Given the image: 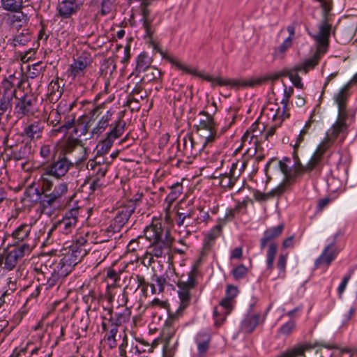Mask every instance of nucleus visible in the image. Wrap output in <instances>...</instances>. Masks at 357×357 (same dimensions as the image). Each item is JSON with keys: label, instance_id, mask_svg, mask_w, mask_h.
<instances>
[{"label": "nucleus", "instance_id": "obj_1", "mask_svg": "<svg viewBox=\"0 0 357 357\" xmlns=\"http://www.w3.org/2000/svg\"><path fill=\"white\" fill-rule=\"evenodd\" d=\"M160 54L163 59H165L171 64L174 66L177 70H182L188 74H190L197 77H199L207 82H209L211 86L215 87L216 86H227L231 89H238L242 87H253L255 86H259L266 82L268 80H276L280 76L284 75L283 72L278 74H274L271 75H266L261 77L251 79H225L222 77H213L209 75L205 74L204 72L199 71L195 68H190L186 66L183 63H181L174 57L167 54L162 51H160Z\"/></svg>", "mask_w": 357, "mask_h": 357}, {"label": "nucleus", "instance_id": "obj_2", "mask_svg": "<svg viewBox=\"0 0 357 357\" xmlns=\"http://www.w3.org/2000/svg\"><path fill=\"white\" fill-rule=\"evenodd\" d=\"M47 178H40L39 183L41 187V193L43 196L40 201L42 211L51 214L54 210L63 208L71 201L73 196L67 197L68 193V183L50 179L51 184L46 183Z\"/></svg>", "mask_w": 357, "mask_h": 357}, {"label": "nucleus", "instance_id": "obj_3", "mask_svg": "<svg viewBox=\"0 0 357 357\" xmlns=\"http://www.w3.org/2000/svg\"><path fill=\"white\" fill-rule=\"evenodd\" d=\"M144 236L151 243L148 253L157 258L169 255L173 238L168 230H165L159 222L151 224L144 229Z\"/></svg>", "mask_w": 357, "mask_h": 357}, {"label": "nucleus", "instance_id": "obj_4", "mask_svg": "<svg viewBox=\"0 0 357 357\" xmlns=\"http://www.w3.org/2000/svg\"><path fill=\"white\" fill-rule=\"evenodd\" d=\"M331 29V25L328 22H322L319 26V32L312 35L317 43V50L311 58L306 59L302 64L296 66L300 70L307 73L318 64L327 50Z\"/></svg>", "mask_w": 357, "mask_h": 357}, {"label": "nucleus", "instance_id": "obj_5", "mask_svg": "<svg viewBox=\"0 0 357 357\" xmlns=\"http://www.w3.org/2000/svg\"><path fill=\"white\" fill-rule=\"evenodd\" d=\"M195 130L203 140V146L215 142L218 138V134L213 116L202 110L195 117Z\"/></svg>", "mask_w": 357, "mask_h": 357}, {"label": "nucleus", "instance_id": "obj_6", "mask_svg": "<svg viewBox=\"0 0 357 357\" xmlns=\"http://www.w3.org/2000/svg\"><path fill=\"white\" fill-rule=\"evenodd\" d=\"M34 247L35 244L33 242H27L12 249H3L0 252V267L7 271L13 270L19 259L29 255Z\"/></svg>", "mask_w": 357, "mask_h": 357}, {"label": "nucleus", "instance_id": "obj_7", "mask_svg": "<svg viewBox=\"0 0 357 357\" xmlns=\"http://www.w3.org/2000/svg\"><path fill=\"white\" fill-rule=\"evenodd\" d=\"M283 230V225H280L277 227L266 229L260 240V248L264 250L268 244L266 253V269L269 273L273 269L274 261L278 252V244L273 240L278 237Z\"/></svg>", "mask_w": 357, "mask_h": 357}, {"label": "nucleus", "instance_id": "obj_8", "mask_svg": "<svg viewBox=\"0 0 357 357\" xmlns=\"http://www.w3.org/2000/svg\"><path fill=\"white\" fill-rule=\"evenodd\" d=\"M330 147V144L326 143L320 144L317 148L315 152L311 157L308 162L303 165L297 156L294 157V164L292 167L290 166L291 172L293 176H290V178H298L301 176L305 173H310L316 169L321 162L322 156L324 152Z\"/></svg>", "mask_w": 357, "mask_h": 357}, {"label": "nucleus", "instance_id": "obj_9", "mask_svg": "<svg viewBox=\"0 0 357 357\" xmlns=\"http://www.w3.org/2000/svg\"><path fill=\"white\" fill-rule=\"evenodd\" d=\"M73 167L74 162L66 156H59L56 160L44 168L40 178H47L46 183L50 185V179L61 180Z\"/></svg>", "mask_w": 357, "mask_h": 357}, {"label": "nucleus", "instance_id": "obj_10", "mask_svg": "<svg viewBox=\"0 0 357 357\" xmlns=\"http://www.w3.org/2000/svg\"><path fill=\"white\" fill-rule=\"evenodd\" d=\"M85 255L86 250L84 249L76 251H68L54 266L53 271L64 279L72 271L73 268L77 264Z\"/></svg>", "mask_w": 357, "mask_h": 357}, {"label": "nucleus", "instance_id": "obj_11", "mask_svg": "<svg viewBox=\"0 0 357 357\" xmlns=\"http://www.w3.org/2000/svg\"><path fill=\"white\" fill-rule=\"evenodd\" d=\"M79 210L80 208L76 206L66 211L62 219L56 222L51 230L57 229L65 235L72 234L78 222Z\"/></svg>", "mask_w": 357, "mask_h": 357}, {"label": "nucleus", "instance_id": "obj_12", "mask_svg": "<svg viewBox=\"0 0 357 357\" xmlns=\"http://www.w3.org/2000/svg\"><path fill=\"white\" fill-rule=\"evenodd\" d=\"M135 210V206L132 202H129L125 206L119 208L115 217L105 230V232L112 234L119 232L121 228L127 223Z\"/></svg>", "mask_w": 357, "mask_h": 357}, {"label": "nucleus", "instance_id": "obj_13", "mask_svg": "<svg viewBox=\"0 0 357 357\" xmlns=\"http://www.w3.org/2000/svg\"><path fill=\"white\" fill-rule=\"evenodd\" d=\"M290 163L291 160L287 157H284L282 160H280L278 162L280 170L283 174L284 178L280 184H279L277 187L272 189L269 192L271 198L275 196H279L282 195L285 192L288 187H289L291 184H293L295 182L296 178H289L290 176H293V173L291 172L290 169Z\"/></svg>", "mask_w": 357, "mask_h": 357}, {"label": "nucleus", "instance_id": "obj_14", "mask_svg": "<svg viewBox=\"0 0 357 357\" xmlns=\"http://www.w3.org/2000/svg\"><path fill=\"white\" fill-rule=\"evenodd\" d=\"M195 275L196 269L193 268V270L189 273L187 281H179L178 282V294L181 301V305L177 312H182L190 304L191 299L190 290L195 285Z\"/></svg>", "mask_w": 357, "mask_h": 357}, {"label": "nucleus", "instance_id": "obj_15", "mask_svg": "<svg viewBox=\"0 0 357 357\" xmlns=\"http://www.w3.org/2000/svg\"><path fill=\"white\" fill-rule=\"evenodd\" d=\"M339 235V233L335 234L333 236L332 241L324 247L321 255L314 261V268L318 269L321 267L328 268L335 259L339 252L336 246V240Z\"/></svg>", "mask_w": 357, "mask_h": 357}, {"label": "nucleus", "instance_id": "obj_16", "mask_svg": "<svg viewBox=\"0 0 357 357\" xmlns=\"http://www.w3.org/2000/svg\"><path fill=\"white\" fill-rule=\"evenodd\" d=\"M91 62L90 54L87 52H82L77 58L74 59L73 62L70 65L67 71L68 76L72 77L73 79L84 76L86 68Z\"/></svg>", "mask_w": 357, "mask_h": 357}, {"label": "nucleus", "instance_id": "obj_17", "mask_svg": "<svg viewBox=\"0 0 357 357\" xmlns=\"http://www.w3.org/2000/svg\"><path fill=\"white\" fill-rule=\"evenodd\" d=\"M33 99L28 94H24L21 98H16L13 114L18 119L29 116L33 114Z\"/></svg>", "mask_w": 357, "mask_h": 357}, {"label": "nucleus", "instance_id": "obj_18", "mask_svg": "<svg viewBox=\"0 0 357 357\" xmlns=\"http://www.w3.org/2000/svg\"><path fill=\"white\" fill-rule=\"evenodd\" d=\"M197 353L192 357H206L211 347V335L209 331L202 330L195 337Z\"/></svg>", "mask_w": 357, "mask_h": 357}, {"label": "nucleus", "instance_id": "obj_19", "mask_svg": "<svg viewBox=\"0 0 357 357\" xmlns=\"http://www.w3.org/2000/svg\"><path fill=\"white\" fill-rule=\"evenodd\" d=\"M233 301L229 298H225L220 302L218 307L213 310V317L215 319V325L220 327L225 321L227 316L230 314L232 310Z\"/></svg>", "mask_w": 357, "mask_h": 357}, {"label": "nucleus", "instance_id": "obj_20", "mask_svg": "<svg viewBox=\"0 0 357 357\" xmlns=\"http://www.w3.org/2000/svg\"><path fill=\"white\" fill-rule=\"evenodd\" d=\"M82 4L83 0H63L57 7L59 15L64 19L69 18L77 13Z\"/></svg>", "mask_w": 357, "mask_h": 357}, {"label": "nucleus", "instance_id": "obj_21", "mask_svg": "<svg viewBox=\"0 0 357 357\" xmlns=\"http://www.w3.org/2000/svg\"><path fill=\"white\" fill-rule=\"evenodd\" d=\"M101 326L102 331L105 333L104 340L107 342L110 349L115 348L117 345L116 336L119 326L106 318L104 319Z\"/></svg>", "mask_w": 357, "mask_h": 357}, {"label": "nucleus", "instance_id": "obj_22", "mask_svg": "<svg viewBox=\"0 0 357 357\" xmlns=\"http://www.w3.org/2000/svg\"><path fill=\"white\" fill-rule=\"evenodd\" d=\"M346 119L347 118H342L340 114H338L336 122L328 131L326 138L322 143H326L331 146L339 135H344L347 128V126L345 123Z\"/></svg>", "mask_w": 357, "mask_h": 357}, {"label": "nucleus", "instance_id": "obj_23", "mask_svg": "<svg viewBox=\"0 0 357 357\" xmlns=\"http://www.w3.org/2000/svg\"><path fill=\"white\" fill-rule=\"evenodd\" d=\"M264 129V126L262 129L259 128V123L257 122L252 123L250 129L248 130L241 137L243 146H245L246 142L250 144L252 142H253L255 146V153H256L258 149V137L261 135L262 130Z\"/></svg>", "mask_w": 357, "mask_h": 357}, {"label": "nucleus", "instance_id": "obj_24", "mask_svg": "<svg viewBox=\"0 0 357 357\" xmlns=\"http://www.w3.org/2000/svg\"><path fill=\"white\" fill-rule=\"evenodd\" d=\"M195 142L191 136H185L183 138V146L184 155L188 157H195L206 146Z\"/></svg>", "mask_w": 357, "mask_h": 357}, {"label": "nucleus", "instance_id": "obj_25", "mask_svg": "<svg viewBox=\"0 0 357 357\" xmlns=\"http://www.w3.org/2000/svg\"><path fill=\"white\" fill-rule=\"evenodd\" d=\"M32 154V147L29 143H22L14 147L10 154V158L15 161L27 160Z\"/></svg>", "mask_w": 357, "mask_h": 357}, {"label": "nucleus", "instance_id": "obj_26", "mask_svg": "<svg viewBox=\"0 0 357 357\" xmlns=\"http://www.w3.org/2000/svg\"><path fill=\"white\" fill-rule=\"evenodd\" d=\"M32 226L33 225L31 222L21 224L13 231V238L17 241L33 242L36 245L34 239L30 237Z\"/></svg>", "mask_w": 357, "mask_h": 357}, {"label": "nucleus", "instance_id": "obj_27", "mask_svg": "<svg viewBox=\"0 0 357 357\" xmlns=\"http://www.w3.org/2000/svg\"><path fill=\"white\" fill-rule=\"evenodd\" d=\"M45 123L40 121H34L23 129V135L32 141H36L42 137Z\"/></svg>", "mask_w": 357, "mask_h": 357}, {"label": "nucleus", "instance_id": "obj_28", "mask_svg": "<svg viewBox=\"0 0 357 357\" xmlns=\"http://www.w3.org/2000/svg\"><path fill=\"white\" fill-rule=\"evenodd\" d=\"M237 165L232 163L229 172L220 174L219 176V184L225 188H231L240 176V173H236Z\"/></svg>", "mask_w": 357, "mask_h": 357}, {"label": "nucleus", "instance_id": "obj_29", "mask_svg": "<svg viewBox=\"0 0 357 357\" xmlns=\"http://www.w3.org/2000/svg\"><path fill=\"white\" fill-rule=\"evenodd\" d=\"M313 348L314 346L310 343L297 344L277 357H305V352Z\"/></svg>", "mask_w": 357, "mask_h": 357}, {"label": "nucleus", "instance_id": "obj_30", "mask_svg": "<svg viewBox=\"0 0 357 357\" xmlns=\"http://www.w3.org/2000/svg\"><path fill=\"white\" fill-rule=\"evenodd\" d=\"M142 10V21L143 22V27L145 29L146 36L149 38L152 37V23L155 19V15L152 13V11L148 8V3L143 2L141 4Z\"/></svg>", "mask_w": 357, "mask_h": 357}, {"label": "nucleus", "instance_id": "obj_31", "mask_svg": "<svg viewBox=\"0 0 357 357\" xmlns=\"http://www.w3.org/2000/svg\"><path fill=\"white\" fill-rule=\"evenodd\" d=\"M178 328L177 317L175 315H170L166 320L162 330V336L167 342H170Z\"/></svg>", "mask_w": 357, "mask_h": 357}, {"label": "nucleus", "instance_id": "obj_32", "mask_svg": "<svg viewBox=\"0 0 357 357\" xmlns=\"http://www.w3.org/2000/svg\"><path fill=\"white\" fill-rule=\"evenodd\" d=\"M348 85L342 87L335 96L334 99L338 107V114L342 118H347V101L349 98Z\"/></svg>", "mask_w": 357, "mask_h": 357}, {"label": "nucleus", "instance_id": "obj_33", "mask_svg": "<svg viewBox=\"0 0 357 357\" xmlns=\"http://www.w3.org/2000/svg\"><path fill=\"white\" fill-rule=\"evenodd\" d=\"M284 86V92L283 97L281 100V104L282 105V108H278L276 112V115L281 117L282 119H287L289 116V100L291 95L294 93V89L292 86H287L285 84Z\"/></svg>", "mask_w": 357, "mask_h": 357}, {"label": "nucleus", "instance_id": "obj_34", "mask_svg": "<svg viewBox=\"0 0 357 357\" xmlns=\"http://www.w3.org/2000/svg\"><path fill=\"white\" fill-rule=\"evenodd\" d=\"M259 314L255 313L248 314L241 324V331L245 333H252L258 326Z\"/></svg>", "mask_w": 357, "mask_h": 357}, {"label": "nucleus", "instance_id": "obj_35", "mask_svg": "<svg viewBox=\"0 0 357 357\" xmlns=\"http://www.w3.org/2000/svg\"><path fill=\"white\" fill-rule=\"evenodd\" d=\"M109 314L110 317L108 319L121 326L122 324L130 321L131 310L128 307H124L120 312H116L114 314H112V310H109Z\"/></svg>", "mask_w": 357, "mask_h": 357}, {"label": "nucleus", "instance_id": "obj_36", "mask_svg": "<svg viewBox=\"0 0 357 357\" xmlns=\"http://www.w3.org/2000/svg\"><path fill=\"white\" fill-rule=\"evenodd\" d=\"M13 76H9L8 78L4 79L0 88L1 97L13 99L16 96L17 90L15 87L11 79H13Z\"/></svg>", "mask_w": 357, "mask_h": 357}, {"label": "nucleus", "instance_id": "obj_37", "mask_svg": "<svg viewBox=\"0 0 357 357\" xmlns=\"http://www.w3.org/2000/svg\"><path fill=\"white\" fill-rule=\"evenodd\" d=\"M112 114L113 113L111 111H107V112L100 118L97 124L91 130V137H93L94 136L98 137L105 130L112 119Z\"/></svg>", "mask_w": 357, "mask_h": 357}, {"label": "nucleus", "instance_id": "obj_38", "mask_svg": "<svg viewBox=\"0 0 357 357\" xmlns=\"http://www.w3.org/2000/svg\"><path fill=\"white\" fill-rule=\"evenodd\" d=\"M31 40V36L28 29H23L21 33H19L13 36L12 40H10V45L13 47H20L27 45Z\"/></svg>", "mask_w": 357, "mask_h": 357}, {"label": "nucleus", "instance_id": "obj_39", "mask_svg": "<svg viewBox=\"0 0 357 357\" xmlns=\"http://www.w3.org/2000/svg\"><path fill=\"white\" fill-rule=\"evenodd\" d=\"M111 126L114 127L107 133V137L114 142L116 139L120 137L123 135L125 130L126 123L119 119L115 121Z\"/></svg>", "mask_w": 357, "mask_h": 357}, {"label": "nucleus", "instance_id": "obj_40", "mask_svg": "<svg viewBox=\"0 0 357 357\" xmlns=\"http://www.w3.org/2000/svg\"><path fill=\"white\" fill-rule=\"evenodd\" d=\"M225 225V222H220L211 228L204 238V245L209 247L213 241L221 235L222 228Z\"/></svg>", "mask_w": 357, "mask_h": 357}, {"label": "nucleus", "instance_id": "obj_41", "mask_svg": "<svg viewBox=\"0 0 357 357\" xmlns=\"http://www.w3.org/2000/svg\"><path fill=\"white\" fill-rule=\"evenodd\" d=\"M301 70L296 67L283 71L284 76H287L289 78L294 86L298 89H303V84L301 80V77L298 75V73Z\"/></svg>", "mask_w": 357, "mask_h": 357}, {"label": "nucleus", "instance_id": "obj_42", "mask_svg": "<svg viewBox=\"0 0 357 357\" xmlns=\"http://www.w3.org/2000/svg\"><path fill=\"white\" fill-rule=\"evenodd\" d=\"M15 13L12 15L11 22L13 24L17 22L19 26H27L30 18L32 15L31 13L27 11L18 10L15 12Z\"/></svg>", "mask_w": 357, "mask_h": 357}, {"label": "nucleus", "instance_id": "obj_43", "mask_svg": "<svg viewBox=\"0 0 357 357\" xmlns=\"http://www.w3.org/2000/svg\"><path fill=\"white\" fill-rule=\"evenodd\" d=\"M151 59L145 52L141 53L137 58L136 70L139 73L145 72L149 69Z\"/></svg>", "mask_w": 357, "mask_h": 357}, {"label": "nucleus", "instance_id": "obj_44", "mask_svg": "<svg viewBox=\"0 0 357 357\" xmlns=\"http://www.w3.org/2000/svg\"><path fill=\"white\" fill-rule=\"evenodd\" d=\"M3 10L10 12H17L23 8V0H1Z\"/></svg>", "mask_w": 357, "mask_h": 357}, {"label": "nucleus", "instance_id": "obj_45", "mask_svg": "<svg viewBox=\"0 0 357 357\" xmlns=\"http://www.w3.org/2000/svg\"><path fill=\"white\" fill-rule=\"evenodd\" d=\"M109 165L110 162L107 161V159L103 157V155L96 154L93 159L89 160L87 168L90 170H96L98 167H102L103 165H106L107 167H109Z\"/></svg>", "mask_w": 357, "mask_h": 357}, {"label": "nucleus", "instance_id": "obj_46", "mask_svg": "<svg viewBox=\"0 0 357 357\" xmlns=\"http://www.w3.org/2000/svg\"><path fill=\"white\" fill-rule=\"evenodd\" d=\"M183 186L182 184L177 182L171 187V191L166 197L165 202L171 205L182 193Z\"/></svg>", "mask_w": 357, "mask_h": 357}, {"label": "nucleus", "instance_id": "obj_47", "mask_svg": "<svg viewBox=\"0 0 357 357\" xmlns=\"http://www.w3.org/2000/svg\"><path fill=\"white\" fill-rule=\"evenodd\" d=\"M92 4L98 8H100L102 15H105L111 10L112 0H93Z\"/></svg>", "mask_w": 357, "mask_h": 357}, {"label": "nucleus", "instance_id": "obj_48", "mask_svg": "<svg viewBox=\"0 0 357 357\" xmlns=\"http://www.w3.org/2000/svg\"><path fill=\"white\" fill-rule=\"evenodd\" d=\"M63 280V279L61 277L52 270L50 276L47 278L46 283L43 284V285L45 286L46 289H50L55 286L59 287L61 284Z\"/></svg>", "mask_w": 357, "mask_h": 357}, {"label": "nucleus", "instance_id": "obj_49", "mask_svg": "<svg viewBox=\"0 0 357 357\" xmlns=\"http://www.w3.org/2000/svg\"><path fill=\"white\" fill-rule=\"evenodd\" d=\"M245 204L244 203H238L234 208L228 209L224 216L223 218H219L218 222H225V223L231 220L235 215L239 212L241 208L243 206H245Z\"/></svg>", "mask_w": 357, "mask_h": 357}, {"label": "nucleus", "instance_id": "obj_50", "mask_svg": "<svg viewBox=\"0 0 357 357\" xmlns=\"http://www.w3.org/2000/svg\"><path fill=\"white\" fill-rule=\"evenodd\" d=\"M113 143L114 142L106 137V138L98 145L97 155H105L107 153L112 146Z\"/></svg>", "mask_w": 357, "mask_h": 357}, {"label": "nucleus", "instance_id": "obj_51", "mask_svg": "<svg viewBox=\"0 0 357 357\" xmlns=\"http://www.w3.org/2000/svg\"><path fill=\"white\" fill-rule=\"evenodd\" d=\"M248 273V268L245 267L243 264H240L235 267L231 271V274L234 279L241 280L244 278Z\"/></svg>", "mask_w": 357, "mask_h": 357}, {"label": "nucleus", "instance_id": "obj_52", "mask_svg": "<svg viewBox=\"0 0 357 357\" xmlns=\"http://www.w3.org/2000/svg\"><path fill=\"white\" fill-rule=\"evenodd\" d=\"M311 126V121H308L305 123L304 127L300 131L299 135L296 137L295 144L294 145V151L301 145L304 141L305 136L308 133L309 128Z\"/></svg>", "mask_w": 357, "mask_h": 357}, {"label": "nucleus", "instance_id": "obj_53", "mask_svg": "<svg viewBox=\"0 0 357 357\" xmlns=\"http://www.w3.org/2000/svg\"><path fill=\"white\" fill-rule=\"evenodd\" d=\"M236 113L234 111H227L225 117V125L222 128V132L227 130L234 123Z\"/></svg>", "mask_w": 357, "mask_h": 357}, {"label": "nucleus", "instance_id": "obj_54", "mask_svg": "<svg viewBox=\"0 0 357 357\" xmlns=\"http://www.w3.org/2000/svg\"><path fill=\"white\" fill-rule=\"evenodd\" d=\"M287 256L286 255H280L279 256L277 268L279 270L278 278H284L285 276L286 264H287Z\"/></svg>", "mask_w": 357, "mask_h": 357}, {"label": "nucleus", "instance_id": "obj_55", "mask_svg": "<svg viewBox=\"0 0 357 357\" xmlns=\"http://www.w3.org/2000/svg\"><path fill=\"white\" fill-rule=\"evenodd\" d=\"M13 105V99L1 97L0 98V119L8 111H10Z\"/></svg>", "mask_w": 357, "mask_h": 357}, {"label": "nucleus", "instance_id": "obj_56", "mask_svg": "<svg viewBox=\"0 0 357 357\" xmlns=\"http://www.w3.org/2000/svg\"><path fill=\"white\" fill-rule=\"evenodd\" d=\"M40 155L45 160H49L54 156V148L51 145L44 144L40 148Z\"/></svg>", "mask_w": 357, "mask_h": 357}, {"label": "nucleus", "instance_id": "obj_57", "mask_svg": "<svg viewBox=\"0 0 357 357\" xmlns=\"http://www.w3.org/2000/svg\"><path fill=\"white\" fill-rule=\"evenodd\" d=\"M45 70V67L42 66L41 63H36L32 65L31 67H29L28 70L29 77L31 79H33L43 73V71Z\"/></svg>", "mask_w": 357, "mask_h": 357}, {"label": "nucleus", "instance_id": "obj_58", "mask_svg": "<svg viewBox=\"0 0 357 357\" xmlns=\"http://www.w3.org/2000/svg\"><path fill=\"white\" fill-rule=\"evenodd\" d=\"M79 144L77 139H68L63 148V155L71 153Z\"/></svg>", "mask_w": 357, "mask_h": 357}, {"label": "nucleus", "instance_id": "obj_59", "mask_svg": "<svg viewBox=\"0 0 357 357\" xmlns=\"http://www.w3.org/2000/svg\"><path fill=\"white\" fill-rule=\"evenodd\" d=\"M86 250V255L87 254V252L89 250L88 245H87V241L86 240L82 237H79L75 243L73 245L72 248L69 250L68 251H76V250Z\"/></svg>", "mask_w": 357, "mask_h": 357}, {"label": "nucleus", "instance_id": "obj_60", "mask_svg": "<svg viewBox=\"0 0 357 357\" xmlns=\"http://www.w3.org/2000/svg\"><path fill=\"white\" fill-rule=\"evenodd\" d=\"M321 3L323 10L324 20L323 22H328V14L332 8V0H317Z\"/></svg>", "mask_w": 357, "mask_h": 357}, {"label": "nucleus", "instance_id": "obj_61", "mask_svg": "<svg viewBox=\"0 0 357 357\" xmlns=\"http://www.w3.org/2000/svg\"><path fill=\"white\" fill-rule=\"evenodd\" d=\"M106 278L107 280H111V282H112V283L110 284L111 286L115 287L116 285V283L120 280V275L115 270H114L112 268H108L107 270Z\"/></svg>", "mask_w": 357, "mask_h": 357}, {"label": "nucleus", "instance_id": "obj_62", "mask_svg": "<svg viewBox=\"0 0 357 357\" xmlns=\"http://www.w3.org/2000/svg\"><path fill=\"white\" fill-rule=\"evenodd\" d=\"M152 280L155 282V286L158 287V294L164 291L166 279L162 275H153Z\"/></svg>", "mask_w": 357, "mask_h": 357}, {"label": "nucleus", "instance_id": "obj_63", "mask_svg": "<svg viewBox=\"0 0 357 357\" xmlns=\"http://www.w3.org/2000/svg\"><path fill=\"white\" fill-rule=\"evenodd\" d=\"M292 45L290 38H286L284 42L275 50V55L282 54L284 53Z\"/></svg>", "mask_w": 357, "mask_h": 357}, {"label": "nucleus", "instance_id": "obj_64", "mask_svg": "<svg viewBox=\"0 0 357 357\" xmlns=\"http://www.w3.org/2000/svg\"><path fill=\"white\" fill-rule=\"evenodd\" d=\"M295 328V322L292 320L283 324L279 329V332L283 335H289Z\"/></svg>", "mask_w": 357, "mask_h": 357}]
</instances>
